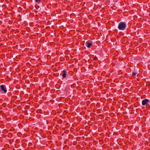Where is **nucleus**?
<instances>
[{"instance_id":"nucleus-1","label":"nucleus","mask_w":150,"mask_h":150,"mask_svg":"<svg viewBox=\"0 0 150 150\" xmlns=\"http://www.w3.org/2000/svg\"><path fill=\"white\" fill-rule=\"evenodd\" d=\"M118 28L120 30H125L126 28V24L124 22H120L119 23Z\"/></svg>"},{"instance_id":"nucleus-2","label":"nucleus","mask_w":150,"mask_h":150,"mask_svg":"<svg viewBox=\"0 0 150 150\" xmlns=\"http://www.w3.org/2000/svg\"><path fill=\"white\" fill-rule=\"evenodd\" d=\"M0 89L2 91H3L4 93L7 92L6 89V86L4 85H1L0 86Z\"/></svg>"},{"instance_id":"nucleus-3","label":"nucleus","mask_w":150,"mask_h":150,"mask_svg":"<svg viewBox=\"0 0 150 150\" xmlns=\"http://www.w3.org/2000/svg\"><path fill=\"white\" fill-rule=\"evenodd\" d=\"M149 102V100L147 99H144L142 101V105L144 106L148 104V103Z\"/></svg>"},{"instance_id":"nucleus-4","label":"nucleus","mask_w":150,"mask_h":150,"mask_svg":"<svg viewBox=\"0 0 150 150\" xmlns=\"http://www.w3.org/2000/svg\"><path fill=\"white\" fill-rule=\"evenodd\" d=\"M62 76L63 77V78H65L66 77L67 75V71L66 69H64L62 71Z\"/></svg>"},{"instance_id":"nucleus-5","label":"nucleus","mask_w":150,"mask_h":150,"mask_svg":"<svg viewBox=\"0 0 150 150\" xmlns=\"http://www.w3.org/2000/svg\"><path fill=\"white\" fill-rule=\"evenodd\" d=\"M92 45V43L90 42L89 41H87L86 42V45L88 48H90Z\"/></svg>"},{"instance_id":"nucleus-6","label":"nucleus","mask_w":150,"mask_h":150,"mask_svg":"<svg viewBox=\"0 0 150 150\" xmlns=\"http://www.w3.org/2000/svg\"><path fill=\"white\" fill-rule=\"evenodd\" d=\"M35 1L37 3H40L41 1V0H35Z\"/></svg>"},{"instance_id":"nucleus-7","label":"nucleus","mask_w":150,"mask_h":150,"mask_svg":"<svg viewBox=\"0 0 150 150\" xmlns=\"http://www.w3.org/2000/svg\"><path fill=\"white\" fill-rule=\"evenodd\" d=\"M136 75V73L135 72H133L132 73V76H135Z\"/></svg>"},{"instance_id":"nucleus-8","label":"nucleus","mask_w":150,"mask_h":150,"mask_svg":"<svg viewBox=\"0 0 150 150\" xmlns=\"http://www.w3.org/2000/svg\"><path fill=\"white\" fill-rule=\"evenodd\" d=\"M94 59H97V58L96 57H95L94 58Z\"/></svg>"}]
</instances>
